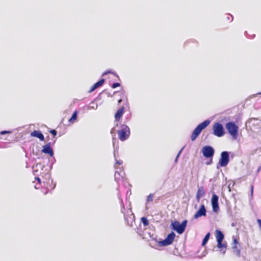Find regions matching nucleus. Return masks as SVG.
Masks as SVG:
<instances>
[{
  "label": "nucleus",
  "mask_w": 261,
  "mask_h": 261,
  "mask_svg": "<svg viewBox=\"0 0 261 261\" xmlns=\"http://www.w3.org/2000/svg\"><path fill=\"white\" fill-rule=\"evenodd\" d=\"M42 151L45 154H48L51 157L54 155V151L51 148L50 143L44 145L43 146Z\"/></svg>",
  "instance_id": "ddd939ff"
},
{
  "label": "nucleus",
  "mask_w": 261,
  "mask_h": 261,
  "mask_svg": "<svg viewBox=\"0 0 261 261\" xmlns=\"http://www.w3.org/2000/svg\"><path fill=\"white\" fill-rule=\"evenodd\" d=\"M259 94H261V92L260 93H258Z\"/></svg>",
  "instance_id": "e433bc0d"
},
{
  "label": "nucleus",
  "mask_w": 261,
  "mask_h": 261,
  "mask_svg": "<svg viewBox=\"0 0 261 261\" xmlns=\"http://www.w3.org/2000/svg\"><path fill=\"white\" fill-rule=\"evenodd\" d=\"M178 156H179V154L177 155L176 159H177V158L178 157Z\"/></svg>",
  "instance_id": "c9c22d12"
},
{
  "label": "nucleus",
  "mask_w": 261,
  "mask_h": 261,
  "mask_svg": "<svg viewBox=\"0 0 261 261\" xmlns=\"http://www.w3.org/2000/svg\"><path fill=\"white\" fill-rule=\"evenodd\" d=\"M210 123L209 120H206L199 124L195 128L191 135V140L194 141L197 138V137L200 135L201 131L206 127Z\"/></svg>",
  "instance_id": "f03ea898"
},
{
  "label": "nucleus",
  "mask_w": 261,
  "mask_h": 261,
  "mask_svg": "<svg viewBox=\"0 0 261 261\" xmlns=\"http://www.w3.org/2000/svg\"><path fill=\"white\" fill-rule=\"evenodd\" d=\"M114 130V128H112V130H111V133H112V131H113Z\"/></svg>",
  "instance_id": "473e14b6"
},
{
  "label": "nucleus",
  "mask_w": 261,
  "mask_h": 261,
  "mask_svg": "<svg viewBox=\"0 0 261 261\" xmlns=\"http://www.w3.org/2000/svg\"><path fill=\"white\" fill-rule=\"evenodd\" d=\"M210 235H211V233L210 232H208L205 235V236L204 237V238L203 240V241L202 243V246H205V245L206 244V243L207 242V241L210 238Z\"/></svg>",
  "instance_id": "aec40b11"
},
{
  "label": "nucleus",
  "mask_w": 261,
  "mask_h": 261,
  "mask_svg": "<svg viewBox=\"0 0 261 261\" xmlns=\"http://www.w3.org/2000/svg\"><path fill=\"white\" fill-rule=\"evenodd\" d=\"M187 222V220L183 221L181 224L177 221H174L172 222L171 226L172 229L176 231L178 233L181 234L185 231Z\"/></svg>",
  "instance_id": "20e7f679"
},
{
  "label": "nucleus",
  "mask_w": 261,
  "mask_h": 261,
  "mask_svg": "<svg viewBox=\"0 0 261 261\" xmlns=\"http://www.w3.org/2000/svg\"><path fill=\"white\" fill-rule=\"evenodd\" d=\"M229 161V154L227 151H223L221 154L219 164L221 167H225Z\"/></svg>",
  "instance_id": "0eeeda50"
},
{
  "label": "nucleus",
  "mask_w": 261,
  "mask_h": 261,
  "mask_svg": "<svg viewBox=\"0 0 261 261\" xmlns=\"http://www.w3.org/2000/svg\"><path fill=\"white\" fill-rule=\"evenodd\" d=\"M129 212L131 213L130 217H129L128 218L125 216L124 218H125V220L127 222V223L129 225L132 226L133 222H134V216L131 211H130Z\"/></svg>",
  "instance_id": "a211bd4d"
},
{
  "label": "nucleus",
  "mask_w": 261,
  "mask_h": 261,
  "mask_svg": "<svg viewBox=\"0 0 261 261\" xmlns=\"http://www.w3.org/2000/svg\"><path fill=\"white\" fill-rule=\"evenodd\" d=\"M48 192V191H46V192H44V195H46Z\"/></svg>",
  "instance_id": "7c9ffc66"
},
{
  "label": "nucleus",
  "mask_w": 261,
  "mask_h": 261,
  "mask_svg": "<svg viewBox=\"0 0 261 261\" xmlns=\"http://www.w3.org/2000/svg\"><path fill=\"white\" fill-rule=\"evenodd\" d=\"M31 136L38 138L41 141L44 140L43 135L39 130H34L31 133Z\"/></svg>",
  "instance_id": "2eb2a0df"
},
{
  "label": "nucleus",
  "mask_w": 261,
  "mask_h": 261,
  "mask_svg": "<svg viewBox=\"0 0 261 261\" xmlns=\"http://www.w3.org/2000/svg\"><path fill=\"white\" fill-rule=\"evenodd\" d=\"M206 214V209L204 204H202L199 210L194 215V218L197 219L201 216H205Z\"/></svg>",
  "instance_id": "f8f14e48"
},
{
  "label": "nucleus",
  "mask_w": 261,
  "mask_h": 261,
  "mask_svg": "<svg viewBox=\"0 0 261 261\" xmlns=\"http://www.w3.org/2000/svg\"><path fill=\"white\" fill-rule=\"evenodd\" d=\"M257 223L258 224V226L261 230V220L260 219H257Z\"/></svg>",
  "instance_id": "393cba45"
},
{
  "label": "nucleus",
  "mask_w": 261,
  "mask_h": 261,
  "mask_svg": "<svg viewBox=\"0 0 261 261\" xmlns=\"http://www.w3.org/2000/svg\"><path fill=\"white\" fill-rule=\"evenodd\" d=\"M153 195L152 194H149L147 197V201L152 202L153 201Z\"/></svg>",
  "instance_id": "4be33fe9"
},
{
  "label": "nucleus",
  "mask_w": 261,
  "mask_h": 261,
  "mask_svg": "<svg viewBox=\"0 0 261 261\" xmlns=\"http://www.w3.org/2000/svg\"><path fill=\"white\" fill-rule=\"evenodd\" d=\"M260 167H259V168H258V169L257 170V172H259V170H260Z\"/></svg>",
  "instance_id": "72a5a7b5"
},
{
  "label": "nucleus",
  "mask_w": 261,
  "mask_h": 261,
  "mask_svg": "<svg viewBox=\"0 0 261 261\" xmlns=\"http://www.w3.org/2000/svg\"><path fill=\"white\" fill-rule=\"evenodd\" d=\"M121 101H122V99H119L118 101V103H120Z\"/></svg>",
  "instance_id": "c85d7f7f"
},
{
  "label": "nucleus",
  "mask_w": 261,
  "mask_h": 261,
  "mask_svg": "<svg viewBox=\"0 0 261 261\" xmlns=\"http://www.w3.org/2000/svg\"><path fill=\"white\" fill-rule=\"evenodd\" d=\"M77 111H74V113L72 114L71 117L69 120V121L70 123H73L75 121V120L76 119V118H77Z\"/></svg>",
  "instance_id": "6ab92c4d"
},
{
  "label": "nucleus",
  "mask_w": 261,
  "mask_h": 261,
  "mask_svg": "<svg viewBox=\"0 0 261 261\" xmlns=\"http://www.w3.org/2000/svg\"><path fill=\"white\" fill-rule=\"evenodd\" d=\"M202 151L203 155L207 158L213 156L214 153V149L209 146L203 147Z\"/></svg>",
  "instance_id": "1a4fd4ad"
},
{
  "label": "nucleus",
  "mask_w": 261,
  "mask_h": 261,
  "mask_svg": "<svg viewBox=\"0 0 261 261\" xmlns=\"http://www.w3.org/2000/svg\"><path fill=\"white\" fill-rule=\"evenodd\" d=\"M218 196L216 194H213L212 198V205L214 212L217 213L219 210L218 204Z\"/></svg>",
  "instance_id": "9d476101"
},
{
  "label": "nucleus",
  "mask_w": 261,
  "mask_h": 261,
  "mask_svg": "<svg viewBox=\"0 0 261 261\" xmlns=\"http://www.w3.org/2000/svg\"><path fill=\"white\" fill-rule=\"evenodd\" d=\"M225 127L228 133L234 139L237 138L239 127L232 122H229L226 124Z\"/></svg>",
  "instance_id": "39448f33"
},
{
  "label": "nucleus",
  "mask_w": 261,
  "mask_h": 261,
  "mask_svg": "<svg viewBox=\"0 0 261 261\" xmlns=\"http://www.w3.org/2000/svg\"><path fill=\"white\" fill-rule=\"evenodd\" d=\"M253 186H251V193H252V192H253Z\"/></svg>",
  "instance_id": "c756f323"
},
{
  "label": "nucleus",
  "mask_w": 261,
  "mask_h": 261,
  "mask_svg": "<svg viewBox=\"0 0 261 261\" xmlns=\"http://www.w3.org/2000/svg\"><path fill=\"white\" fill-rule=\"evenodd\" d=\"M124 107H122L119 109L117 110L116 113L115 114L114 118H115V121H119L121 119L123 114L124 112Z\"/></svg>",
  "instance_id": "4468645a"
},
{
  "label": "nucleus",
  "mask_w": 261,
  "mask_h": 261,
  "mask_svg": "<svg viewBox=\"0 0 261 261\" xmlns=\"http://www.w3.org/2000/svg\"><path fill=\"white\" fill-rule=\"evenodd\" d=\"M120 86V84L118 83H114L113 84L112 86V88H116L118 87H119Z\"/></svg>",
  "instance_id": "5701e85b"
},
{
  "label": "nucleus",
  "mask_w": 261,
  "mask_h": 261,
  "mask_svg": "<svg viewBox=\"0 0 261 261\" xmlns=\"http://www.w3.org/2000/svg\"><path fill=\"white\" fill-rule=\"evenodd\" d=\"M34 187H35V189H38L39 188L38 187H37L36 186H35Z\"/></svg>",
  "instance_id": "f704fd0d"
},
{
  "label": "nucleus",
  "mask_w": 261,
  "mask_h": 261,
  "mask_svg": "<svg viewBox=\"0 0 261 261\" xmlns=\"http://www.w3.org/2000/svg\"><path fill=\"white\" fill-rule=\"evenodd\" d=\"M205 194L204 189L203 187H199L196 193V199L199 200L201 198L203 197Z\"/></svg>",
  "instance_id": "dca6fc26"
},
{
  "label": "nucleus",
  "mask_w": 261,
  "mask_h": 261,
  "mask_svg": "<svg viewBox=\"0 0 261 261\" xmlns=\"http://www.w3.org/2000/svg\"><path fill=\"white\" fill-rule=\"evenodd\" d=\"M114 74H115V75H116L117 77H118V75L117 74L115 73Z\"/></svg>",
  "instance_id": "2f4dec72"
},
{
  "label": "nucleus",
  "mask_w": 261,
  "mask_h": 261,
  "mask_svg": "<svg viewBox=\"0 0 261 261\" xmlns=\"http://www.w3.org/2000/svg\"><path fill=\"white\" fill-rule=\"evenodd\" d=\"M240 245L238 240L237 238H233V242L232 243V248L239 256H240Z\"/></svg>",
  "instance_id": "9b49d317"
},
{
  "label": "nucleus",
  "mask_w": 261,
  "mask_h": 261,
  "mask_svg": "<svg viewBox=\"0 0 261 261\" xmlns=\"http://www.w3.org/2000/svg\"><path fill=\"white\" fill-rule=\"evenodd\" d=\"M175 237V233L173 232H171L167 236L165 240L160 242V245L165 246L171 244L174 241Z\"/></svg>",
  "instance_id": "6e6552de"
},
{
  "label": "nucleus",
  "mask_w": 261,
  "mask_h": 261,
  "mask_svg": "<svg viewBox=\"0 0 261 261\" xmlns=\"http://www.w3.org/2000/svg\"><path fill=\"white\" fill-rule=\"evenodd\" d=\"M9 133H10V132L4 130V131L1 132V134L3 135V134H5Z\"/></svg>",
  "instance_id": "bb28decb"
},
{
  "label": "nucleus",
  "mask_w": 261,
  "mask_h": 261,
  "mask_svg": "<svg viewBox=\"0 0 261 261\" xmlns=\"http://www.w3.org/2000/svg\"><path fill=\"white\" fill-rule=\"evenodd\" d=\"M215 234L217 241V247L220 249L221 251H222L223 253H225L227 245L226 242H223L224 238V234L222 231L218 229L216 230Z\"/></svg>",
  "instance_id": "f257e3e1"
},
{
  "label": "nucleus",
  "mask_w": 261,
  "mask_h": 261,
  "mask_svg": "<svg viewBox=\"0 0 261 261\" xmlns=\"http://www.w3.org/2000/svg\"><path fill=\"white\" fill-rule=\"evenodd\" d=\"M35 180H36L39 184H41V179L38 177H35Z\"/></svg>",
  "instance_id": "a878e982"
},
{
  "label": "nucleus",
  "mask_w": 261,
  "mask_h": 261,
  "mask_svg": "<svg viewBox=\"0 0 261 261\" xmlns=\"http://www.w3.org/2000/svg\"><path fill=\"white\" fill-rule=\"evenodd\" d=\"M141 222L143 223L144 226H147L149 225V222L146 217H142L141 219Z\"/></svg>",
  "instance_id": "412c9836"
},
{
  "label": "nucleus",
  "mask_w": 261,
  "mask_h": 261,
  "mask_svg": "<svg viewBox=\"0 0 261 261\" xmlns=\"http://www.w3.org/2000/svg\"><path fill=\"white\" fill-rule=\"evenodd\" d=\"M120 128V129L118 131V138L121 141H124L128 138L130 135V129L125 124H122Z\"/></svg>",
  "instance_id": "7ed1b4c3"
},
{
  "label": "nucleus",
  "mask_w": 261,
  "mask_h": 261,
  "mask_svg": "<svg viewBox=\"0 0 261 261\" xmlns=\"http://www.w3.org/2000/svg\"><path fill=\"white\" fill-rule=\"evenodd\" d=\"M105 82L104 79H101L100 81H99L98 82L96 83L95 84H94L89 90V92H92L93 91H94L96 88H98L99 87L102 86L103 84Z\"/></svg>",
  "instance_id": "f3484780"
},
{
  "label": "nucleus",
  "mask_w": 261,
  "mask_h": 261,
  "mask_svg": "<svg viewBox=\"0 0 261 261\" xmlns=\"http://www.w3.org/2000/svg\"><path fill=\"white\" fill-rule=\"evenodd\" d=\"M213 129L214 135L218 137L223 136L225 134L223 126L219 122H216L214 124Z\"/></svg>",
  "instance_id": "423d86ee"
},
{
  "label": "nucleus",
  "mask_w": 261,
  "mask_h": 261,
  "mask_svg": "<svg viewBox=\"0 0 261 261\" xmlns=\"http://www.w3.org/2000/svg\"><path fill=\"white\" fill-rule=\"evenodd\" d=\"M116 163L117 164L121 165L122 163V161H117Z\"/></svg>",
  "instance_id": "cd10ccee"
},
{
  "label": "nucleus",
  "mask_w": 261,
  "mask_h": 261,
  "mask_svg": "<svg viewBox=\"0 0 261 261\" xmlns=\"http://www.w3.org/2000/svg\"><path fill=\"white\" fill-rule=\"evenodd\" d=\"M49 133L53 134L54 136L57 135V131L55 129H51L49 130Z\"/></svg>",
  "instance_id": "b1692460"
}]
</instances>
